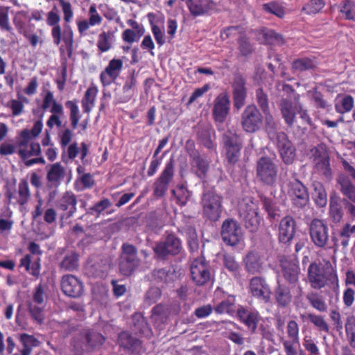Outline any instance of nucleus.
I'll use <instances>...</instances> for the list:
<instances>
[{
    "label": "nucleus",
    "instance_id": "obj_63",
    "mask_svg": "<svg viewBox=\"0 0 355 355\" xmlns=\"http://www.w3.org/2000/svg\"><path fill=\"white\" fill-rule=\"evenodd\" d=\"M147 16H148L150 23L151 24L152 33L154 35L155 41L157 43V44H159V46H161L165 43V38H164V33L162 32V31L158 26H157L153 23V21L151 19L155 17V15L152 12H150L148 14Z\"/></svg>",
    "mask_w": 355,
    "mask_h": 355
},
{
    "label": "nucleus",
    "instance_id": "obj_46",
    "mask_svg": "<svg viewBox=\"0 0 355 355\" xmlns=\"http://www.w3.org/2000/svg\"><path fill=\"white\" fill-rule=\"evenodd\" d=\"M65 106L70 110V121L71 128L73 129H76L80 119L79 108L77 105V101L76 99L73 101H67L65 103Z\"/></svg>",
    "mask_w": 355,
    "mask_h": 355
},
{
    "label": "nucleus",
    "instance_id": "obj_10",
    "mask_svg": "<svg viewBox=\"0 0 355 355\" xmlns=\"http://www.w3.org/2000/svg\"><path fill=\"white\" fill-rule=\"evenodd\" d=\"M263 117L259 109L254 104L247 105L241 115V125L247 133H254L263 125Z\"/></svg>",
    "mask_w": 355,
    "mask_h": 355
},
{
    "label": "nucleus",
    "instance_id": "obj_39",
    "mask_svg": "<svg viewBox=\"0 0 355 355\" xmlns=\"http://www.w3.org/2000/svg\"><path fill=\"white\" fill-rule=\"evenodd\" d=\"M283 276L290 284L299 282L300 268L297 265L288 263L282 268Z\"/></svg>",
    "mask_w": 355,
    "mask_h": 355
},
{
    "label": "nucleus",
    "instance_id": "obj_30",
    "mask_svg": "<svg viewBox=\"0 0 355 355\" xmlns=\"http://www.w3.org/2000/svg\"><path fill=\"white\" fill-rule=\"evenodd\" d=\"M287 338H281V343L286 350L288 345L293 347H297L300 344V327L297 321L290 320L288 321L286 327Z\"/></svg>",
    "mask_w": 355,
    "mask_h": 355
},
{
    "label": "nucleus",
    "instance_id": "obj_35",
    "mask_svg": "<svg viewBox=\"0 0 355 355\" xmlns=\"http://www.w3.org/2000/svg\"><path fill=\"white\" fill-rule=\"evenodd\" d=\"M50 107V112L52 114H64L62 105L56 102L54 98L53 93L51 91L46 90L43 98L42 108L44 110H46Z\"/></svg>",
    "mask_w": 355,
    "mask_h": 355
},
{
    "label": "nucleus",
    "instance_id": "obj_33",
    "mask_svg": "<svg viewBox=\"0 0 355 355\" xmlns=\"http://www.w3.org/2000/svg\"><path fill=\"white\" fill-rule=\"evenodd\" d=\"M274 297L277 307L282 309L289 306L293 299L289 287L279 284L275 288Z\"/></svg>",
    "mask_w": 355,
    "mask_h": 355
},
{
    "label": "nucleus",
    "instance_id": "obj_53",
    "mask_svg": "<svg viewBox=\"0 0 355 355\" xmlns=\"http://www.w3.org/2000/svg\"><path fill=\"white\" fill-rule=\"evenodd\" d=\"M306 318L318 328L320 331L329 333V328L328 324L324 319L323 316L320 315H315L313 313H308Z\"/></svg>",
    "mask_w": 355,
    "mask_h": 355
},
{
    "label": "nucleus",
    "instance_id": "obj_21",
    "mask_svg": "<svg viewBox=\"0 0 355 355\" xmlns=\"http://www.w3.org/2000/svg\"><path fill=\"white\" fill-rule=\"evenodd\" d=\"M77 198L71 191H66L62 196L58 200L56 208L60 211L61 220H67L76 212Z\"/></svg>",
    "mask_w": 355,
    "mask_h": 355
},
{
    "label": "nucleus",
    "instance_id": "obj_51",
    "mask_svg": "<svg viewBox=\"0 0 355 355\" xmlns=\"http://www.w3.org/2000/svg\"><path fill=\"white\" fill-rule=\"evenodd\" d=\"M237 43L238 49L242 56L248 57L252 53L254 48L248 37L245 35L240 36L237 40Z\"/></svg>",
    "mask_w": 355,
    "mask_h": 355
},
{
    "label": "nucleus",
    "instance_id": "obj_40",
    "mask_svg": "<svg viewBox=\"0 0 355 355\" xmlns=\"http://www.w3.org/2000/svg\"><path fill=\"white\" fill-rule=\"evenodd\" d=\"M113 31H103L98 37L96 46L101 53H105L111 49L112 46V39L114 37Z\"/></svg>",
    "mask_w": 355,
    "mask_h": 355
},
{
    "label": "nucleus",
    "instance_id": "obj_22",
    "mask_svg": "<svg viewBox=\"0 0 355 355\" xmlns=\"http://www.w3.org/2000/svg\"><path fill=\"white\" fill-rule=\"evenodd\" d=\"M296 221L293 216H284L280 220L278 227L279 242L284 244L290 243L296 233Z\"/></svg>",
    "mask_w": 355,
    "mask_h": 355
},
{
    "label": "nucleus",
    "instance_id": "obj_49",
    "mask_svg": "<svg viewBox=\"0 0 355 355\" xmlns=\"http://www.w3.org/2000/svg\"><path fill=\"white\" fill-rule=\"evenodd\" d=\"M354 98L349 95H345L340 101V103H336L335 110L339 114H345L349 112L354 107Z\"/></svg>",
    "mask_w": 355,
    "mask_h": 355
},
{
    "label": "nucleus",
    "instance_id": "obj_54",
    "mask_svg": "<svg viewBox=\"0 0 355 355\" xmlns=\"http://www.w3.org/2000/svg\"><path fill=\"white\" fill-rule=\"evenodd\" d=\"M265 114V130L268 134V137L270 139H272L277 137V135L278 134V132H277V124L271 114L268 112Z\"/></svg>",
    "mask_w": 355,
    "mask_h": 355
},
{
    "label": "nucleus",
    "instance_id": "obj_62",
    "mask_svg": "<svg viewBox=\"0 0 355 355\" xmlns=\"http://www.w3.org/2000/svg\"><path fill=\"white\" fill-rule=\"evenodd\" d=\"M153 277L157 283H168L171 280L172 274L166 268L155 269L153 271Z\"/></svg>",
    "mask_w": 355,
    "mask_h": 355
},
{
    "label": "nucleus",
    "instance_id": "obj_14",
    "mask_svg": "<svg viewBox=\"0 0 355 355\" xmlns=\"http://www.w3.org/2000/svg\"><path fill=\"white\" fill-rule=\"evenodd\" d=\"M223 139L226 159L229 164L234 165L239 160L243 147L240 136L236 133L225 134Z\"/></svg>",
    "mask_w": 355,
    "mask_h": 355
},
{
    "label": "nucleus",
    "instance_id": "obj_24",
    "mask_svg": "<svg viewBox=\"0 0 355 355\" xmlns=\"http://www.w3.org/2000/svg\"><path fill=\"white\" fill-rule=\"evenodd\" d=\"M313 162L326 177L331 175L329 156L326 148L318 146L311 150Z\"/></svg>",
    "mask_w": 355,
    "mask_h": 355
},
{
    "label": "nucleus",
    "instance_id": "obj_41",
    "mask_svg": "<svg viewBox=\"0 0 355 355\" xmlns=\"http://www.w3.org/2000/svg\"><path fill=\"white\" fill-rule=\"evenodd\" d=\"M263 38L265 44L270 46H282L285 43L282 35L271 29L263 31Z\"/></svg>",
    "mask_w": 355,
    "mask_h": 355
},
{
    "label": "nucleus",
    "instance_id": "obj_19",
    "mask_svg": "<svg viewBox=\"0 0 355 355\" xmlns=\"http://www.w3.org/2000/svg\"><path fill=\"white\" fill-rule=\"evenodd\" d=\"M123 67V62L120 58H113L100 73V81L103 87H107L114 83L120 76Z\"/></svg>",
    "mask_w": 355,
    "mask_h": 355
},
{
    "label": "nucleus",
    "instance_id": "obj_29",
    "mask_svg": "<svg viewBox=\"0 0 355 355\" xmlns=\"http://www.w3.org/2000/svg\"><path fill=\"white\" fill-rule=\"evenodd\" d=\"M240 216L242 218L245 227L251 232L258 230L260 223V216L257 209L252 206L248 205L245 209H241Z\"/></svg>",
    "mask_w": 355,
    "mask_h": 355
},
{
    "label": "nucleus",
    "instance_id": "obj_17",
    "mask_svg": "<svg viewBox=\"0 0 355 355\" xmlns=\"http://www.w3.org/2000/svg\"><path fill=\"white\" fill-rule=\"evenodd\" d=\"M182 249V243L174 234H169L165 240L156 244L154 252L157 256L165 259L168 255H177Z\"/></svg>",
    "mask_w": 355,
    "mask_h": 355
},
{
    "label": "nucleus",
    "instance_id": "obj_31",
    "mask_svg": "<svg viewBox=\"0 0 355 355\" xmlns=\"http://www.w3.org/2000/svg\"><path fill=\"white\" fill-rule=\"evenodd\" d=\"M243 263L246 272L250 274H259L263 270V262L262 258L256 250L248 252L243 258Z\"/></svg>",
    "mask_w": 355,
    "mask_h": 355
},
{
    "label": "nucleus",
    "instance_id": "obj_45",
    "mask_svg": "<svg viewBox=\"0 0 355 355\" xmlns=\"http://www.w3.org/2000/svg\"><path fill=\"white\" fill-rule=\"evenodd\" d=\"M310 304L313 308L315 309L320 312H326L327 310V305L323 299L322 296L317 293L311 292L306 295Z\"/></svg>",
    "mask_w": 355,
    "mask_h": 355
},
{
    "label": "nucleus",
    "instance_id": "obj_15",
    "mask_svg": "<svg viewBox=\"0 0 355 355\" xmlns=\"http://www.w3.org/2000/svg\"><path fill=\"white\" fill-rule=\"evenodd\" d=\"M220 234L223 241L231 246L238 245L243 239L240 225L232 218H227L223 221Z\"/></svg>",
    "mask_w": 355,
    "mask_h": 355
},
{
    "label": "nucleus",
    "instance_id": "obj_44",
    "mask_svg": "<svg viewBox=\"0 0 355 355\" xmlns=\"http://www.w3.org/2000/svg\"><path fill=\"white\" fill-rule=\"evenodd\" d=\"M313 200L319 207H324L327 203V195L323 185L319 182L314 184Z\"/></svg>",
    "mask_w": 355,
    "mask_h": 355
},
{
    "label": "nucleus",
    "instance_id": "obj_4",
    "mask_svg": "<svg viewBox=\"0 0 355 355\" xmlns=\"http://www.w3.org/2000/svg\"><path fill=\"white\" fill-rule=\"evenodd\" d=\"M191 279L198 286L212 284L214 279L209 262L202 255L193 259L190 266Z\"/></svg>",
    "mask_w": 355,
    "mask_h": 355
},
{
    "label": "nucleus",
    "instance_id": "obj_1",
    "mask_svg": "<svg viewBox=\"0 0 355 355\" xmlns=\"http://www.w3.org/2000/svg\"><path fill=\"white\" fill-rule=\"evenodd\" d=\"M58 1L66 24L63 33H62V28L60 25L61 18L59 10L55 6L47 13L46 21L48 26L52 27L51 37L53 43L55 45H59L62 40L66 45L67 55L69 58H71L73 54V33L71 27L67 24L71 21L73 17V12L70 2L66 0H58Z\"/></svg>",
    "mask_w": 355,
    "mask_h": 355
},
{
    "label": "nucleus",
    "instance_id": "obj_36",
    "mask_svg": "<svg viewBox=\"0 0 355 355\" xmlns=\"http://www.w3.org/2000/svg\"><path fill=\"white\" fill-rule=\"evenodd\" d=\"M79 266V254L76 252H67L59 263L60 269L65 271H73Z\"/></svg>",
    "mask_w": 355,
    "mask_h": 355
},
{
    "label": "nucleus",
    "instance_id": "obj_9",
    "mask_svg": "<svg viewBox=\"0 0 355 355\" xmlns=\"http://www.w3.org/2000/svg\"><path fill=\"white\" fill-rule=\"evenodd\" d=\"M174 175L175 161L173 157H171L153 184V196L155 198H163L166 194Z\"/></svg>",
    "mask_w": 355,
    "mask_h": 355
},
{
    "label": "nucleus",
    "instance_id": "obj_16",
    "mask_svg": "<svg viewBox=\"0 0 355 355\" xmlns=\"http://www.w3.org/2000/svg\"><path fill=\"white\" fill-rule=\"evenodd\" d=\"M246 79L240 72H235L232 82L234 107L239 110L245 104L248 96Z\"/></svg>",
    "mask_w": 355,
    "mask_h": 355
},
{
    "label": "nucleus",
    "instance_id": "obj_64",
    "mask_svg": "<svg viewBox=\"0 0 355 355\" xmlns=\"http://www.w3.org/2000/svg\"><path fill=\"white\" fill-rule=\"evenodd\" d=\"M323 0H311L304 7L303 10L308 15L316 14L324 6Z\"/></svg>",
    "mask_w": 355,
    "mask_h": 355
},
{
    "label": "nucleus",
    "instance_id": "obj_48",
    "mask_svg": "<svg viewBox=\"0 0 355 355\" xmlns=\"http://www.w3.org/2000/svg\"><path fill=\"white\" fill-rule=\"evenodd\" d=\"M28 102L26 97L18 95V100L12 99L8 106L11 110L13 116H20L24 111V103H28Z\"/></svg>",
    "mask_w": 355,
    "mask_h": 355
},
{
    "label": "nucleus",
    "instance_id": "obj_42",
    "mask_svg": "<svg viewBox=\"0 0 355 355\" xmlns=\"http://www.w3.org/2000/svg\"><path fill=\"white\" fill-rule=\"evenodd\" d=\"M18 198L17 203L24 206L27 204L31 198V191L28 181L26 179L20 180L18 184Z\"/></svg>",
    "mask_w": 355,
    "mask_h": 355
},
{
    "label": "nucleus",
    "instance_id": "obj_58",
    "mask_svg": "<svg viewBox=\"0 0 355 355\" xmlns=\"http://www.w3.org/2000/svg\"><path fill=\"white\" fill-rule=\"evenodd\" d=\"M105 340V338L101 333L90 330L86 334L87 343L92 347L102 345Z\"/></svg>",
    "mask_w": 355,
    "mask_h": 355
},
{
    "label": "nucleus",
    "instance_id": "obj_20",
    "mask_svg": "<svg viewBox=\"0 0 355 355\" xmlns=\"http://www.w3.org/2000/svg\"><path fill=\"white\" fill-rule=\"evenodd\" d=\"M62 291L67 296L77 298L83 295L84 285L83 282L73 275H64L60 281Z\"/></svg>",
    "mask_w": 355,
    "mask_h": 355
},
{
    "label": "nucleus",
    "instance_id": "obj_56",
    "mask_svg": "<svg viewBox=\"0 0 355 355\" xmlns=\"http://www.w3.org/2000/svg\"><path fill=\"white\" fill-rule=\"evenodd\" d=\"M256 100L258 105L261 111L266 114L269 112V101L267 94L263 91V88H258L255 92Z\"/></svg>",
    "mask_w": 355,
    "mask_h": 355
},
{
    "label": "nucleus",
    "instance_id": "obj_52",
    "mask_svg": "<svg viewBox=\"0 0 355 355\" xmlns=\"http://www.w3.org/2000/svg\"><path fill=\"white\" fill-rule=\"evenodd\" d=\"M223 261L225 268L234 276H236L239 274L240 266L235 260L234 255L226 253L223 255Z\"/></svg>",
    "mask_w": 355,
    "mask_h": 355
},
{
    "label": "nucleus",
    "instance_id": "obj_59",
    "mask_svg": "<svg viewBox=\"0 0 355 355\" xmlns=\"http://www.w3.org/2000/svg\"><path fill=\"white\" fill-rule=\"evenodd\" d=\"M263 9L266 12L272 14L280 19L284 18L286 14L284 8L275 2H270L263 4Z\"/></svg>",
    "mask_w": 355,
    "mask_h": 355
},
{
    "label": "nucleus",
    "instance_id": "obj_26",
    "mask_svg": "<svg viewBox=\"0 0 355 355\" xmlns=\"http://www.w3.org/2000/svg\"><path fill=\"white\" fill-rule=\"evenodd\" d=\"M239 321L243 323L252 334L255 333L259 322V313L257 311L250 310L243 306H240L236 311Z\"/></svg>",
    "mask_w": 355,
    "mask_h": 355
},
{
    "label": "nucleus",
    "instance_id": "obj_34",
    "mask_svg": "<svg viewBox=\"0 0 355 355\" xmlns=\"http://www.w3.org/2000/svg\"><path fill=\"white\" fill-rule=\"evenodd\" d=\"M64 175L65 168L60 162H56L49 166L46 180L51 187H58L60 185Z\"/></svg>",
    "mask_w": 355,
    "mask_h": 355
},
{
    "label": "nucleus",
    "instance_id": "obj_8",
    "mask_svg": "<svg viewBox=\"0 0 355 355\" xmlns=\"http://www.w3.org/2000/svg\"><path fill=\"white\" fill-rule=\"evenodd\" d=\"M309 232L311 242L319 248H331L329 246L330 236L327 224L322 219L313 218L309 225Z\"/></svg>",
    "mask_w": 355,
    "mask_h": 355
},
{
    "label": "nucleus",
    "instance_id": "obj_60",
    "mask_svg": "<svg viewBox=\"0 0 355 355\" xmlns=\"http://www.w3.org/2000/svg\"><path fill=\"white\" fill-rule=\"evenodd\" d=\"M137 320L134 323L135 331L140 334H148L150 332V328L149 327L147 320L142 315H138L134 317V320Z\"/></svg>",
    "mask_w": 355,
    "mask_h": 355
},
{
    "label": "nucleus",
    "instance_id": "obj_25",
    "mask_svg": "<svg viewBox=\"0 0 355 355\" xmlns=\"http://www.w3.org/2000/svg\"><path fill=\"white\" fill-rule=\"evenodd\" d=\"M118 344L129 354H139L142 347V342L127 331L119 334Z\"/></svg>",
    "mask_w": 355,
    "mask_h": 355
},
{
    "label": "nucleus",
    "instance_id": "obj_7",
    "mask_svg": "<svg viewBox=\"0 0 355 355\" xmlns=\"http://www.w3.org/2000/svg\"><path fill=\"white\" fill-rule=\"evenodd\" d=\"M256 175L265 185L273 186L277 180L278 166L275 160L268 156H262L256 164Z\"/></svg>",
    "mask_w": 355,
    "mask_h": 355
},
{
    "label": "nucleus",
    "instance_id": "obj_32",
    "mask_svg": "<svg viewBox=\"0 0 355 355\" xmlns=\"http://www.w3.org/2000/svg\"><path fill=\"white\" fill-rule=\"evenodd\" d=\"M336 182L340 186V191L347 198L343 200H349L355 204V185L350 178L344 173H340L336 178Z\"/></svg>",
    "mask_w": 355,
    "mask_h": 355
},
{
    "label": "nucleus",
    "instance_id": "obj_37",
    "mask_svg": "<svg viewBox=\"0 0 355 355\" xmlns=\"http://www.w3.org/2000/svg\"><path fill=\"white\" fill-rule=\"evenodd\" d=\"M98 89L94 85L89 86L82 99V106L85 112H89L94 106Z\"/></svg>",
    "mask_w": 355,
    "mask_h": 355
},
{
    "label": "nucleus",
    "instance_id": "obj_13",
    "mask_svg": "<svg viewBox=\"0 0 355 355\" xmlns=\"http://www.w3.org/2000/svg\"><path fill=\"white\" fill-rule=\"evenodd\" d=\"M288 193L292 205L299 209L306 207L309 202V194L306 186L299 180L294 179L288 184Z\"/></svg>",
    "mask_w": 355,
    "mask_h": 355
},
{
    "label": "nucleus",
    "instance_id": "obj_43",
    "mask_svg": "<svg viewBox=\"0 0 355 355\" xmlns=\"http://www.w3.org/2000/svg\"><path fill=\"white\" fill-rule=\"evenodd\" d=\"M190 155L198 168V175L199 177L205 176L209 167L207 160L201 157L198 150H193Z\"/></svg>",
    "mask_w": 355,
    "mask_h": 355
},
{
    "label": "nucleus",
    "instance_id": "obj_18",
    "mask_svg": "<svg viewBox=\"0 0 355 355\" xmlns=\"http://www.w3.org/2000/svg\"><path fill=\"white\" fill-rule=\"evenodd\" d=\"M276 146L280 157L284 164H293L295 158V147L284 132H279L277 135Z\"/></svg>",
    "mask_w": 355,
    "mask_h": 355
},
{
    "label": "nucleus",
    "instance_id": "obj_57",
    "mask_svg": "<svg viewBox=\"0 0 355 355\" xmlns=\"http://www.w3.org/2000/svg\"><path fill=\"white\" fill-rule=\"evenodd\" d=\"M187 6L191 15L193 17L206 15V10L204 9L202 0H188Z\"/></svg>",
    "mask_w": 355,
    "mask_h": 355
},
{
    "label": "nucleus",
    "instance_id": "obj_23",
    "mask_svg": "<svg viewBox=\"0 0 355 355\" xmlns=\"http://www.w3.org/2000/svg\"><path fill=\"white\" fill-rule=\"evenodd\" d=\"M230 100L227 93L220 94L214 100L212 110L213 117L216 123H223L230 109Z\"/></svg>",
    "mask_w": 355,
    "mask_h": 355
},
{
    "label": "nucleus",
    "instance_id": "obj_3",
    "mask_svg": "<svg viewBox=\"0 0 355 355\" xmlns=\"http://www.w3.org/2000/svg\"><path fill=\"white\" fill-rule=\"evenodd\" d=\"M28 137L26 133H19L17 136V155L26 167L34 164H45L46 161L41 157V146L38 142Z\"/></svg>",
    "mask_w": 355,
    "mask_h": 355
},
{
    "label": "nucleus",
    "instance_id": "obj_47",
    "mask_svg": "<svg viewBox=\"0 0 355 355\" xmlns=\"http://www.w3.org/2000/svg\"><path fill=\"white\" fill-rule=\"evenodd\" d=\"M345 332L350 346L355 349V315H349L345 321Z\"/></svg>",
    "mask_w": 355,
    "mask_h": 355
},
{
    "label": "nucleus",
    "instance_id": "obj_12",
    "mask_svg": "<svg viewBox=\"0 0 355 355\" xmlns=\"http://www.w3.org/2000/svg\"><path fill=\"white\" fill-rule=\"evenodd\" d=\"M249 293L251 296L263 304H268L271 300L272 291L266 278L256 276L250 279Z\"/></svg>",
    "mask_w": 355,
    "mask_h": 355
},
{
    "label": "nucleus",
    "instance_id": "obj_28",
    "mask_svg": "<svg viewBox=\"0 0 355 355\" xmlns=\"http://www.w3.org/2000/svg\"><path fill=\"white\" fill-rule=\"evenodd\" d=\"M318 58L313 55L300 56L291 62V69L293 73H303L317 69L318 66Z\"/></svg>",
    "mask_w": 355,
    "mask_h": 355
},
{
    "label": "nucleus",
    "instance_id": "obj_2",
    "mask_svg": "<svg viewBox=\"0 0 355 355\" xmlns=\"http://www.w3.org/2000/svg\"><path fill=\"white\" fill-rule=\"evenodd\" d=\"M307 278L311 287L315 290H320L328 284L338 286L336 267L329 260L311 262L308 267Z\"/></svg>",
    "mask_w": 355,
    "mask_h": 355
},
{
    "label": "nucleus",
    "instance_id": "obj_38",
    "mask_svg": "<svg viewBox=\"0 0 355 355\" xmlns=\"http://www.w3.org/2000/svg\"><path fill=\"white\" fill-rule=\"evenodd\" d=\"M329 216L330 220L335 224L340 223L344 216L343 209L338 200L330 198Z\"/></svg>",
    "mask_w": 355,
    "mask_h": 355
},
{
    "label": "nucleus",
    "instance_id": "obj_27",
    "mask_svg": "<svg viewBox=\"0 0 355 355\" xmlns=\"http://www.w3.org/2000/svg\"><path fill=\"white\" fill-rule=\"evenodd\" d=\"M299 101L293 102L288 98H282L280 100L279 108L285 123L288 127H292L295 121L296 113L298 111Z\"/></svg>",
    "mask_w": 355,
    "mask_h": 355
},
{
    "label": "nucleus",
    "instance_id": "obj_55",
    "mask_svg": "<svg viewBox=\"0 0 355 355\" xmlns=\"http://www.w3.org/2000/svg\"><path fill=\"white\" fill-rule=\"evenodd\" d=\"M172 193L176 199V203L180 206H184L189 199V191L182 184L178 185L176 190H172Z\"/></svg>",
    "mask_w": 355,
    "mask_h": 355
},
{
    "label": "nucleus",
    "instance_id": "obj_5",
    "mask_svg": "<svg viewBox=\"0 0 355 355\" xmlns=\"http://www.w3.org/2000/svg\"><path fill=\"white\" fill-rule=\"evenodd\" d=\"M223 197L214 190H208L203 193L201 205L204 217L211 221H217L222 214Z\"/></svg>",
    "mask_w": 355,
    "mask_h": 355
},
{
    "label": "nucleus",
    "instance_id": "obj_11",
    "mask_svg": "<svg viewBox=\"0 0 355 355\" xmlns=\"http://www.w3.org/2000/svg\"><path fill=\"white\" fill-rule=\"evenodd\" d=\"M46 299L44 286L39 284L33 292L32 300L28 303V309L31 318L39 324L43 323L44 320V309Z\"/></svg>",
    "mask_w": 355,
    "mask_h": 355
},
{
    "label": "nucleus",
    "instance_id": "obj_6",
    "mask_svg": "<svg viewBox=\"0 0 355 355\" xmlns=\"http://www.w3.org/2000/svg\"><path fill=\"white\" fill-rule=\"evenodd\" d=\"M121 250V252L119 258V271L121 275L128 277L135 272L140 263L137 249L132 244L124 243Z\"/></svg>",
    "mask_w": 355,
    "mask_h": 355
},
{
    "label": "nucleus",
    "instance_id": "obj_50",
    "mask_svg": "<svg viewBox=\"0 0 355 355\" xmlns=\"http://www.w3.org/2000/svg\"><path fill=\"white\" fill-rule=\"evenodd\" d=\"M112 205L111 201L108 198H103L99 202H96L93 206L87 210V214L98 217L105 209L110 208Z\"/></svg>",
    "mask_w": 355,
    "mask_h": 355
},
{
    "label": "nucleus",
    "instance_id": "obj_61",
    "mask_svg": "<svg viewBox=\"0 0 355 355\" xmlns=\"http://www.w3.org/2000/svg\"><path fill=\"white\" fill-rule=\"evenodd\" d=\"M340 12L347 20H355V4L349 0L343 1Z\"/></svg>",
    "mask_w": 355,
    "mask_h": 355
}]
</instances>
